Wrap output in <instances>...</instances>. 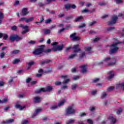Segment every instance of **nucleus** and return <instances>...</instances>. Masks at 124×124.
Wrapping results in <instances>:
<instances>
[{
  "label": "nucleus",
  "mask_w": 124,
  "mask_h": 124,
  "mask_svg": "<svg viewBox=\"0 0 124 124\" xmlns=\"http://www.w3.org/2000/svg\"><path fill=\"white\" fill-rule=\"evenodd\" d=\"M52 52L51 49H45L44 48L39 47L35 48L33 51V55L35 56H38L39 55H42V53H45V54H48V53H51Z\"/></svg>",
  "instance_id": "obj_1"
},
{
  "label": "nucleus",
  "mask_w": 124,
  "mask_h": 124,
  "mask_svg": "<svg viewBox=\"0 0 124 124\" xmlns=\"http://www.w3.org/2000/svg\"><path fill=\"white\" fill-rule=\"evenodd\" d=\"M73 50H74V54H72L69 56V58H68V60L73 59L77 56V53L78 52H80L81 51V48H79V45H74L73 47L72 48Z\"/></svg>",
  "instance_id": "obj_2"
},
{
  "label": "nucleus",
  "mask_w": 124,
  "mask_h": 124,
  "mask_svg": "<svg viewBox=\"0 0 124 124\" xmlns=\"http://www.w3.org/2000/svg\"><path fill=\"white\" fill-rule=\"evenodd\" d=\"M123 43V42H117L115 44H113L109 46L110 47V49L109 50V54L110 55H112V54H115L119 50V47L117 46V44H121Z\"/></svg>",
  "instance_id": "obj_3"
},
{
  "label": "nucleus",
  "mask_w": 124,
  "mask_h": 124,
  "mask_svg": "<svg viewBox=\"0 0 124 124\" xmlns=\"http://www.w3.org/2000/svg\"><path fill=\"white\" fill-rule=\"evenodd\" d=\"M22 39H23V37L19 36L17 34L11 35L9 37V40L12 42H14V41L18 42V41H20V40H22Z\"/></svg>",
  "instance_id": "obj_4"
},
{
  "label": "nucleus",
  "mask_w": 124,
  "mask_h": 124,
  "mask_svg": "<svg viewBox=\"0 0 124 124\" xmlns=\"http://www.w3.org/2000/svg\"><path fill=\"white\" fill-rule=\"evenodd\" d=\"M73 114H75V109L73 108V107L69 106L66 109L65 111V116H70V115H72Z\"/></svg>",
  "instance_id": "obj_5"
},
{
  "label": "nucleus",
  "mask_w": 124,
  "mask_h": 124,
  "mask_svg": "<svg viewBox=\"0 0 124 124\" xmlns=\"http://www.w3.org/2000/svg\"><path fill=\"white\" fill-rule=\"evenodd\" d=\"M53 90V86H48L45 88H41L39 90L37 91V93H45L46 92H51Z\"/></svg>",
  "instance_id": "obj_6"
},
{
  "label": "nucleus",
  "mask_w": 124,
  "mask_h": 124,
  "mask_svg": "<svg viewBox=\"0 0 124 124\" xmlns=\"http://www.w3.org/2000/svg\"><path fill=\"white\" fill-rule=\"evenodd\" d=\"M63 47H64V45L62 44L60 46H56L54 47L51 51H54L56 52L57 51H62L63 49Z\"/></svg>",
  "instance_id": "obj_7"
},
{
  "label": "nucleus",
  "mask_w": 124,
  "mask_h": 124,
  "mask_svg": "<svg viewBox=\"0 0 124 124\" xmlns=\"http://www.w3.org/2000/svg\"><path fill=\"white\" fill-rule=\"evenodd\" d=\"M118 21V16H114L112 17L111 19V21H108V25L109 26H113V25H115L117 21Z\"/></svg>",
  "instance_id": "obj_8"
},
{
  "label": "nucleus",
  "mask_w": 124,
  "mask_h": 124,
  "mask_svg": "<svg viewBox=\"0 0 124 124\" xmlns=\"http://www.w3.org/2000/svg\"><path fill=\"white\" fill-rule=\"evenodd\" d=\"M18 27H19V28H22V29L26 30L22 32V34H26L27 32H29V26H24V25L23 24H20L18 25Z\"/></svg>",
  "instance_id": "obj_9"
},
{
  "label": "nucleus",
  "mask_w": 124,
  "mask_h": 124,
  "mask_svg": "<svg viewBox=\"0 0 124 124\" xmlns=\"http://www.w3.org/2000/svg\"><path fill=\"white\" fill-rule=\"evenodd\" d=\"M64 102H65V100H63L61 102H60V103H59L58 104V106H52L50 107L51 110H55V109H57L58 108V107L62 106V105H63V104H64Z\"/></svg>",
  "instance_id": "obj_10"
},
{
  "label": "nucleus",
  "mask_w": 124,
  "mask_h": 124,
  "mask_svg": "<svg viewBox=\"0 0 124 124\" xmlns=\"http://www.w3.org/2000/svg\"><path fill=\"white\" fill-rule=\"evenodd\" d=\"M70 38L74 41H78L80 40V38L78 36H76V33H73L70 35Z\"/></svg>",
  "instance_id": "obj_11"
},
{
  "label": "nucleus",
  "mask_w": 124,
  "mask_h": 124,
  "mask_svg": "<svg viewBox=\"0 0 124 124\" xmlns=\"http://www.w3.org/2000/svg\"><path fill=\"white\" fill-rule=\"evenodd\" d=\"M29 13H30V12L28 11V8H24L23 9H22L21 12V16H27V15H28Z\"/></svg>",
  "instance_id": "obj_12"
},
{
  "label": "nucleus",
  "mask_w": 124,
  "mask_h": 124,
  "mask_svg": "<svg viewBox=\"0 0 124 124\" xmlns=\"http://www.w3.org/2000/svg\"><path fill=\"white\" fill-rule=\"evenodd\" d=\"M14 122V120L13 119H7L6 121H2L1 124H12Z\"/></svg>",
  "instance_id": "obj_13"
},
{
  "label": "nucleus",
  "mask_w": 124,
  "mask_h": 124,
  "mask_svg": "<svg viewBox=\"0 0 124 124\" xmlns=\"http://www.w3.org/2000/svg\"><path fill=\"white\" fill-rule=\"evenodd\" d=\"M108 119L110 120L111 121V123L112 124H116V123L117 122V120H116V119L114 118V117H113V116L112 115H110L109 116V117L108 118Z\"/></svg>",
  "instance_id": "obj_14"
},
{
  "label": "nucleus",
  "mask_w": 124,
  "mask_h": 124,
  "mask_svg": "<svg viewBox=\"0 0 124 124\" xmlns=\"http://www.w3.org/2000/svg\"><path fill=\"white\" fill-rule=\"evenodd\" d=\"M15 108H16V109H19V110H23V109L25 108V107H22L19 104V103H16Z\"/></svg>",
  "instance_id": "obj_15"
},
{
  "label": "nucleus",
  "mask_w": 124,
  "mask_h": 124,
  "mask_svg": "<svg viewBox=\"0 0 124 124\" xmlns=\"http://www.w3.org/2000/svg\"><path fill=\"white\" fill-rule=\"evenodd\" d=\"M41 100V98H40V97H38L36 96L34 98L33 103H39V102H40Z\"/></svg>",
  "instance_id": "obj_16"
},
{
  "label": "nucleus",
  "mask_w": 124,
  "mask_h": 124,
  "mask_svg": "<svg viewBox=\"0 0 124 124\" xmlns=\"http://www.w3.org/2000/svg\"><path fill=\"white\" fill-rule=\"evenodd\" d=\"M87 66L86 65H83L80 66L81 68V72L82 73H85V72H87V68L86 67Z\"/></svg>",
  "instance_id": "obj_17"
},
{
  "label": "nucleus",
  "mask_w": 124,
  "mask_h": 124,
  "mask_svg": "<svg viewBox=\"0 0 124 124\" xmlns=\"http://www.w3.org/2000/svg\"><path fill=\"white\" fill-rule=\"evenodd\" d=\"M52 62V60H51L44 61L41 62L40 65H43L45 63H49V62Z\"/></svg>",
  "instance_id": "obj_18"
},
{
  "label": "nucleus",
  "mask_w": 124,
  "mask_h": 124,
  "mask_svg": "<svg viewBox=\"0 0 124 124\" xmlns=\"http://www.w3.org/2000/svg\"><path fill=\"white\" fill-rule=\"evenodd\" d=\"M113 60L114 61V62H111L108 63V65L113 66V65H115V64H118V63H117L116 59L113 58Z\"/></svg>",
  "instance_id": "obj_19"
},
{
  "label": "nucleus",
  "mask_w": 124,
  "mask_h": 124,
  "mask_svg": "<svg viewBox=\"0 0 124 124\" xmlns=\"http://www.w3.org/2000/svg\"><path fill=\"white\" fill-rule=\"evenodd\" d=\"M74 123H75V119H71L66 123V124H74Z\"/></svg>",
  "instance_id": "obj_20"
},
{
  "label": "nucleus",
  "mask_w": 124,
  "mask_h": 124,
  "mask_svg": "<svg viewBox=\"0 0 124 124\" xmlns=\"http://www.w3.org/2000/svg\"><path fill=\"white\" fill-rule=\"evenodd\" d=\"M34 19V17H29V18H26L25 23H30V22H31V21H32Z\"/></svg>",
  "instance_id": "obj_21"
},
{
  "label": "nucleus",
  "mask_w": 124,
  "mask_h": 124,
  "mask_svg": "<svg viewBox=\"0 0 124 124\" xmlns=\"http://www.w3.org/2000/svg\"><path fill=\"white\" fill-rule=\"evenodd\" d=\"M46 4H48V3H42L41 2H40L38 3V5H39V7L40 8H41V7H43V6H44V5H46Z\"/></svg>",
  "instance_id": "obj_22"
},
{
  "label": "nucleus",
  "mask_w": 124,
  "mask_h": 124,
  "mask_svg": "<svg viewBox=\"0 0 124 124\" xmlns=\"http://www.w3.org/2000/svg\"><path fill=\"white\" fill-rule=\"evenodd\" d=\"M43 31L45 34H49V33H51V30L49 29H44Z\"/></svg>",
  "instance_id": "obj_23"
},
{
  "label": "nucleus",
  "mask_w": 124,
  "mask_h": 124,
  "mask_svg": "<svg viewBox=\"0 0 124 124\" xmlns=\"http://www.w3.org/2000/svg\"><path fill=\"white\" fill-rule=\"evenodd\" d=\"M18 53H20V50L16 49L11 52V54L12 55H16V54H18Z\"/></svg>",
  "instance_id": "obj_24"
},
{
  "label": "nucleus",
  "mask_w": 124,
  "mask_h": 124,
  "mask_svg": "<svg viewBox=\"0 0 124 124\" xmlns=\"http://www.w3.org/2000/svg\"><path fill=\"white\" fill-rule=\"evenodd\" d=\"M83 16H80L76 18L75 21V22H79V21H81V20L83 19Z\"/></svg>",
  "instance_id": "obj_25"
},
{
  "label": "nucleus",
  "mask_w": 124,
  "mask_h": 124,
  "mask_svg": "<svg viewBox=\"0 0 124 124\" xmlns=\"http://www.w3.org/2000/svg\"><path fill=\"white\" fill-rule=\"evenodd\" d=\"M28 43L30 45H35V44H36V41L31 40L28 42Z\"/></svg>",
  "instance_id": "obj_26"
},
{
  "label": "nucleus",
  "mask_w": 124,
  "mask_h": 124,
  "mask_svg": "<svg viewBox=\"0 0 124 124\" xmlns=\"http://www.w3.org/2000/svg\"><path fill=\"white\" fill-rule=\"evenodd\" d=\"M86 12H89V13H93V12L87 9H85L82 11V13H85Z\"/></svg>",
  "instance_id": "obj_27"
},
{
  "label": "nucleus",
  "mask_w": 124,
  "mask_h": 124,
  "mask_svg": "<svg viewBox=\"0 0 124 124\" xmlns=\"http://www.w3.org/2000/svg\"><path fill=\"white\" fill-rule=\"evenodd\" d=\"M106 96H107V93H106L105 92H104L101 97V99H104Z\"/></svg>",
  "instance_id": "obj_28"
},
{
  "label": "nucleus",
  "mask_w": 124,
  "mask_h": 124,
  "mask_svg": "<svg viewBox=\"0 0 124 124\" xmlns=\"http://www.w3.org/2000/svg\"><path fill=\"white\" fill-rule=\"evenodd\" d=\"M52 22V19L51 18H48L46 19L45 22V24H50Z\"/></svg>",
  "instance_id": "obj_29"
},
{
  "label": "nucleus",
  "mask_w": 124,
  "mask_h": 124,
  "mask_svg": "<svg viewBox=\"0 0 124 124\" xmlns=\"http://www.w3.org/2000/svg\"><path fill=\"white\" fill-rule=\"evenodd\" d=\"M122 112H123V109L122 108H120L117 110V111L116 112V114L117 115H120V114H121Z\"/></svg>",
  "instance_id": "obj_30"
},
{
  "label": "nucleus",
  "mask_w": 124,
  "mask_h": 124,
  "mask_svg": "<svg viewBox=\"0 0 124 124\" xmlns=\"http://www.w3.org/2000/svg\"><path fill=\"white\" fill-rule=\"evenodd\" d=\"M64 6L65 9H69L71 7V5L70 4H67Z\"/></svg>",
  "instance_id": "obj_31"
},
{
  "label": "nucleus",
  "mask_w": 124,
  "mask_h": 124,
  "mask_svg": "<svg viewBox=\"0 0 124 124\" xmlns=\"http://www.w3.org/2000/svg\"><path fill=\"white\" fill-rule=\"evenodd\" d=\"M3 39H4V40H7V38H8V35H7V34H3Z\"/></svg>",
  "instance_id": "obj_32"
},
{
  "label": "nucleus",
  "mask_w": 124,
  "mask_h": 124,
  "mask_svg": "<svg viewBox=\"0 0 124 124\" xmlns=\"http://www.w3.org/2000/svg\"><path fill=\"white\" fill-rule=\"evenodd\" d=\"M4 56H5V52H2L0 53V57L1 59H3V58H4Z\"/></svg>",
  "instance_id": "obj_33"
},
{
  "label": "nucleus",
  "mask_w": 124,
  "mask_h": 124,
  "mask_svg": "<svg viewBox=\"0 0 124 124\" xmlns=\"http://www.w3.org/2000/svg\"><path fill=\"white\" fill-rule=\"evenodd\" d=\"M114 89H115V87L114 86H111L108 88L107 91L108 92H112Z\"/></svg>",
  "instance_id": "obj_34"
},
{
  "label": "nucleus",
  "mask_w": 124,
  "mask_h": 124,
  "mask_svg": "<svg viewBox=\"0 0 124 124\" xmlns=\"http://www.w3.org/2000/svg\"><path fill=\"white\" fill-rule=\"evenodd\" d=\"M85 55H86V52H82V54L79 55V59H83V58L85 57Z\"/></svg>",
  "instance_id": "obj_35"
},
{
  "label": "nucleus",
  "mask_w": 124,
  "mask_h": 124,
  "mask_svg": "<svg viewBox=\"0 0 124 124\" xmlns=\"http://www.w3.org/2000/svg\"><path fill=\"white\" fill-rule=\"evenodd\" d=\"M78 86V85H77L76 84H73V85H72V90H73V91H74L76 89V88H77Z\"/></svg>",
  "instance_id": "obj_36"
},
{
  "label": "nucleus",
  "mask_w": 124,
  "mask_h": 124,
  "mask_svg": "<svg viewBox=\"0 0 124 124\" xmlns=\"http://www.w3.org/2000/svg\"><path fill=\"white\" fill-rule=\"evenodd\" d=\"M73 18H74V17L73 16H69L66 17V20H70V19H73Z\"/></svg>",
  "instance_id": "obj_37"
},
{
  "label": "nucleus",
  "mask_w": 124,
  "mask_h": 124,
  "mask_svg": "<svg viewBox=\"0 0 124 124\" xmlns=\"http://www.w3.org/2000/svg\"><path fill=\"white\" fill-rule=\"evenodd\" d=\"M43 21H44V17H43V16H42V17L40 18V22H36L35 24H38L39 23H42V22H43Z\"/></svg>",
  "instance_id": "obj_38"
},
{
  "label": "nucleus",
  "mask_w": 124,
  "mask_h": 124,
  "mask_svg": "<svg viewBox=\"0 0 124 124\" xmlns=\"http://www.w3.org/2000/svg\"><path fill=\"white\" fill-rule=\"evenodd\" d=\"M55 86H61L62 85V82L57 81L55 83Z\"/></svg>",
  "instance_id": "obj_39"
},
{
  "label": "nucleus",
  "mask_w": 124,
  "mask_h": 124,
  "mask_svg": "<svg viewBox=\"0 0 124 124\" xmlns=\"http://www.w3.org/2000/svg\"><path fill=\"white\" fill-rule=\"evenodd\" d=\"M95 24H96V21H94L93 22H90L89 23V27H92V26H93V25H94Z\"/></svg>",
  "instance_id": "obj_40"
},
{
  "label": "nucleus",
  "mask_w": 124,
  "mask_h": 124,
  "mask_svg": "<svg viewBox=\"0 0 124 124\" xmlns=\"http://www.w3.org/2000/svg\"><path fill=\"white\" fill-rule=\"evenodd\" d=\"M20 62V60L19 59H15L13 62V63L14 64H16V63H18V62Z\"/></svg>",
  "instance_id": "obj_41"
},
{
  "label": "nucleus",
  "mask_w": 124,
  "mask_h": 124,
  "mask_svg": "<svg viewBox=\"0 0 124 124\" xmlns=\"http://www.w3.org/2000/svg\"><path fill=\"white\" fill-rule=\"evenodd\" d=\"M11 30L12 31H17V26H16V25H14V26L11 27Z\"/></svg>",
  "instance_id": "obj_42"
},
{
  "label": "nucleus",
  "mask_w": 124,
  "mask_h": 124,
  "mask_svg": "<svg viewBox=\"0 0 124 124\" xmlns=\"http://www.w3.org/2000/svg\"><path fill=\"white\" fill-rule=\"evenodd\" d=\"M13 80H14V78H13L12 77H10V79L8 81V83H9L10 84L11 83H12V82H13Z\"/></svg>",
  "instance_id": "obj_43"
},
{
  "label": "nucleus",
  "mask_w": 124,
  "mask_h": 124,
  "mask_svg": "<svg viewBox=\"0 0 124 124\" xmlns=\"http://www.w3.org/2000/svg\"><path fill=\"white\" fill-rule=\"evenodd\" d=\"M52 68H49L46 70V73H51V72H52Z\"/></svg>",
  "instance_id": "obj_44"
},
{
  "label": "nucleus",
  "mask_w": 124,
  "mask_h": 124,
  "mask_svg": "<svg viewBox=\"0 0 124 124\" xmlns=\"http://www.w3.org/2000/svg\"><path fill=\"white\" fill-rule=\"evenodd\" d=\"M92 50V47L87 46L85 47V51H87L88 52H90Z\"/></svg>",
  "instance_id": "obj_45"
},
{
  "label": "nucleus",
  "mask_w": 124,
  "mask_h": 124,
  "mask_svg": "<svg viewBox=\"0 0 124 124\" xmlns=\"http://www.w3.org/2000/svg\"><path fill=\"white\" fill-rule=\"evenodd\" d=\"M98 81H99V78H94L93 80V83H97V82H98Z\"/></svg>",
  "instance_id": "obj_46"
},
{
  "label": "nucleus",
  "mask_w": 124,
  "mask_h": 124,
  "mask_svg": "<svg viewBox=\"0 0 124 124\" xmlns=\"http://www.w3.org/2000/svg\"><path fill=\"white\" fill-rule=\"evenodd\" d=\"M28 64L29 65V66H31V65H33V64H34V62L33 61H31L29 62Z\"/></svg>",
  "instance_id": "obj_47"
},
{
  "label": "nucleus",
  "mask_w": 124,
  "mask_h": 124,
  "mask_svg": "<svg viewBox=\"0 0 124 124\" xmlns=\"http://www.w3.org/2000/svg\"><path fill=\"white\" fill-rule=\"evenodd\" d=\"M22 124H29V121L28 120H23L21 122Z\"/></svg>",
  "instance_id": "obj_48"
},
{
  "label": "nucleus",
  "mask_w": 124,
  "mask_h": 124,
  "mask_svg": "<svg viewBox=\"0 0 124 124\" xmlns=\"http://www.w3.org/2000/svg\"><path fill=\"white\" fill-rule=\"evenodd\" d=\"M85 27H86V24H82L81 25H79L78 26L79 29H82V28H85Z\"/></svg>",
  "instance_id": "obj_49"
},
{
  "label": "nucleus",
  "mask_w": 124,
  "mask_h": 124,
  "mask_svg": "<svg viewBox=\"0 0 124 124\" xmlns=\"http://www.w3.org/2000/svg\"><path fill=\"white\" fill-rule=\"evenodd\" d=\"M26 17H22L19 19V22H23V21H25L26 22Z\"/></svg>",
  "instance_id": "obj_50"
},
{
  "label": "nucleus",
  "mask_w": 124,
  "mask_h": 124,
  "mask_svg": "<svg viewBox=\"0 0 124 124\" xmlns=\"http://www.w3.org/2000/svg\"><path fill=\"white\" fill-rule=\"evenodd\" d=\"M4 15L2 12H0V19H3Z\"/></svg>",
  "instance_id": "obj_51"
},
{
  "label": "nucleus",
  "mask_w": 124,
  "mask_h": 124,
  "mask_svg": "<svg viewBox=\"0 0 124 124\" xmlns=\"http://www.w3.org/2000/svg\"><path fill=\"white\" fill-rule=\"evenodd\" d=\"M87 122L88 123H89V124H93V120L91 119H88Z\"/></svg>",
  "instance_id": "obj_52"
},
{
  "label": "nucleus",
  "mask_w": 124,
  "mask_h": 124,
  "mask_svg": "<svg viewBox=\"0 0 124 124\" xmlns=\"http://www.w3.org/2000/svg\"><path fill=\"white\" fill-rule=\"evenodd\" d=\"M112 30H115V27H108L107 31H112Z\"/></svg>",
  "instance_id": "obj_53"
},
{
  "label": "nucleus",
  "mask_w": 124,
  "mask_h": 124,
  "mask_svg": "<svg viewBox=\"0 0 124 124\" xmlns=\"http://www.w3.org/2000/svg\"><path fill=\"white\" fill-rule=\"evenodd\" d=\"M69 82V79H67L62 82V84H66Z\"/></svg>",
  "instance_id": "obj_54"
},
{
  "label": "nucleus",
  "mask_w": 124,
  "mask_h": 124,
  "mask_svg": "<svg viewBox=\"0 0 124 124\" xmlns=\"http://www.w3.org/2000/svg\"><path fill=\"white\" fill-rule=\"evenodd\" d=\"M114 74H112L111 75H110L108 77V78L110 79H112V78H113V77H114Z\"/></svg>",
  "instance_id": "obj_55"
},
{
  "label": "nucleus",
  "mask_w": 124,
  "mask_h": 124,
  "mask_svg": "<svg viewBox=\"0 0 124 124\" xmlns=\"http://www.w3.org/2000/svg\"><path fill=\"white\" fill-rule=\"evenodd\" d=\"M123 0H116V3L119 4L120 3H122Z\"/></svg>",
  "instance_id": "obj_56"
},
{
  "label": "nucleus",
  "mask_w": 124,
  "mask_h": 124,
  "mask_svg": "<svg viewBox=\"0 0 124 124\" xmlns=\"http://www.w3.org/2000/svg\"><path fill=\"white\" fill-rule=\"evenodd\" d=\"M90 110L91 112H93V111H94V110H95V108L93 107H91L90 108Z\"/></svg>",
  "instance_id": "obj_57"
},
{
  "label": "nucleus",
  "mask_w": 124,
  "mask_h": 124,
  "mask_svg": "<svg viewBox=\"0 0 124 124\" xmlns=\"http://www.w3.org/2000/svg\"><path fill=\"white\" fill-rule=\"evenodd\" d=\"M71 72H72V73H75V72H76V68H72Z\"/></svg>",
  "instance_id": "obj_58"
},
{
  "label": "nucleus",
  "mask_w": 124,
  "mask_h": 124,
  "mask_svg": "<svg viewBox=\"0 0 124 124\" xmlns=\"http://www.w3.org/2000/svg\"><path fill=\"white\" fill-rule=\"evenodd\" d=\"M79 4L81 6H84L85 5V1H80L79 2Z\"/></svg>",
  "instance_id": "obj_59"
},
{
  "label": "nucleus",
  "mask_w": 124,
  "mask_h": 124,
  "mask_svg": "<svg viewBox=\"0 0 124 124\" xmlns=\"http://www.w3.org/2000/svg\"><path fill=\"white\" fill-rule=\"evenodd\" d=\"M31 78H29L26 79V83H29V82H31Z\"/></svg>",
  "instance_id": "obj_60"
},
{
  "label": "nucleus",
  "mask_w": 124,
  "mask_h": 124,
  "mask_svg": "<svg viewBox=\"0 0 124 124\" xmlns=\"http://www.w3.org/2000/svg\"><path fill=\"white\" fill-rule=\"evenodd\" d=\"M110 59L111 58L110 57H107L104 60V62H107L108 61H109Z\"/></svg>",
  "instance_id": "obj_61"
},
{
  "label": "nucleus",
  "mask_w": 124,
  "mask_h": 124,
  "mask_svg": "<svg viewBox=\"0 0 124 124\" xmlns=\"http://www.w3.org/2000/svg\"><path fill=\"white\" fill-rule=\"evenodd\" d=\"M97 91L96 90H94L91 93L92 94L94 95V94H96V93H97Z\"/></svg>",
  "instance_id": "obj_62"
},
{
  "label": "nucleus",
  "mask_w": 124,
  "mask_h": 124,
  "mask_svg": "<svg viewBox=\"0 0 124 124\" xmlns=\"http://www.w3.org/2000/svg\"><path fill=\"white\" fill-rule=\"evenodd\" d=\"M80 78L78 76H75L73 78V80H78Z\"/></svg>",
  "instance_id": "obj_63"
},
{
  "label": "nucleus",
  "mask_w": 124,
  "mask_h": 124,
  "mask_svg": "<svg viewBox=\"0 0 124 124\" xmlns=\"http://www.w3.org/2000/svg\"><path fill=\"white\" fill-rule=\"evenodd\" d=\"M20 3V2L18 0H16V2L14 3V5H18Z\"/></svg>",
  "instance_id": "obj_64"
}]
</instances>
